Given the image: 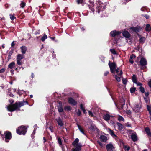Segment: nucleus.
<instances>
[{
    "mask_svg": "<svg viewBox=\"0 0 151 151\" xmlns=\"http://www.w3.org/2000/svg\"><path fill=\"white\" fill-rule=\"evenodd\" d=\"M13 101L10 100V111L12 112L17 109L23 106L24 104H28V102L27 101H24L22 102L19 101L16 102L14 104H12Z\"/></svg>",
    "mask_w": 151,
    "mask_h": 151,
    "instance_id": "obj_1",
    "label": "nucleus"
},
{
    "mask_svg": "<svg viewBox=\"0 0 151 151\" xmlns=\"http://www.w3.org/2000/svg\"><path fill=\"white\" fill-rule=\"evenodd\" d=\"M27 127L24 125H21L18 127L16 129V133L19 135H24L27 132Z\"/></svg>",
    "mask_w": 151,
    "mask_h": 151,
    "instance_id": "obj_2",
    "label": "nucleus"
},
{
    "mask_svg": "<svg viewBox=\"0 0 151 151\" xmlns=\"http://www.w3.org/2000/svg\"><path fill=\"white\" fill-rule=\"evenodd\" d=\"M0 134H1L2 138L3 139L4 138V140L6 142H8L9 141V132L8 131H6L4 133V135L1 134V132H0Z\"/></svg>",
    "mask_w": 151,
    "mask_h": 151,
    "instance_id": "obj_3",
    "label": "nucleus"
},
{
    "mask_svg": "<svg viewBox=\"0 0 151 151\" xmlns=\"http://www.w3.org/2000/svg\"><path fill=\"white\" fill-rule=\"evenodd\" d=\"M109 65L110 67V71L111 73H114V70L115 69L116 67V64L114 62L111 63V62L109 61Z\"/></svg>",
    "mask_w": 151,
    "mask_h": 151,
    "instance_id": "obj_4",
    "label": "nucleus"
},
{
    "mask_svg": "<svg viewBox=\"0 0 151 151\" xmlns=\"http://www.w3.org/2000/svg\"><path fill=\"white\" fill-rule=\"evenodd\" d=\"M68 103L73 106H76L77 104V102L72 97H69L68 99Z\"/></svg>",
    "mask_w": 151,
    "mask_h": 151,
    "instance_id": "obj_5",
    "label": "nucleus"
},
{
    "mask_svg": "<svg viewBox=\"0 0 151 151\" xmlns=\"http://www.w3.org/2000/svg\"><path fill=\"white\" fill-rule=\"evenodd\" d=\"M121 33V32L114 30L111 31L110 33L111 36L112 37H114L116 36L119 35Z\"/></svg>",
    "mask_w": 151,
    "mask_h": 151,
    "instance_id": "obj_6",
    "label": "nucleus"
},
{
    "mask_svg": "<svg viewBox=\"0 0 151 151\" xmlns=\"http://www.w3.org/2000/svg\"><path fill=\"white\" fill-rule=\"evenodd\" d=\"M142 29L141 27H131L130 28V29L135 32H139Z\"/></svg>",
    "mask_w": 151,
    "mask_h": 151,
    "instance_id": "obj_7",
    "label": "nucleus"
},
{
    "mask_svg": "<svg viewBox=\"0 0 151 151\" xmlns=\"http://www.w3.org/2000/svg\"><path fill=\"white\" fill-rule=\"evenodd\" d=\"M96 8V12L99 13L101 11H103L105 9L106 7L105 6H103L100 5L99 6H97Z\"/></svg>",
    "mask_w": 151,
    "mask_h": 151,
    "instance_id": "obj_8",
    "label": "nucleus"
},
{
    "mask_svg": "<svg viewBox=\"0 0 151 151\" xmlns=\"http://www.w3.org/2000/svg\"><path fill=\"white\" fill-rule=\"evenodd\" d=\"M140 108L141 106L138 104H135L133 109L135 112L137 113L139 112Z\"/></svg>",
    "mask_w": 151,
    "mask_h": 151,
    "instance_id": "obj_9",
    "label": "nucleus"
},
{
    "mask_svg": "<svg viewBox=\"0 0 151 151\" xmlns=\"http://www.w3.org/2000/svg\"><path fill=\"white\" fill-rule=\"evenodd\" d=\"M122 34L123 36L126 38L129 39L131 36L130 33L127 30L124 31Z\"/></svg>",
    "mask_w": 151,
    "mask_h": 151,
    "instance_id": "obj_10",
    "label": "nucleus"
},
{
    "mask_svg": "<svg viewBox=\"0 0 151 151\" xmlns=\"http://www.w3.org/2000/svg\"><path fill=\"white\" fill-rule=\"evenodd\" d=\"M113 116L110 115L107 113L105 114L103 116V118L106 121L110 120L111 117H113Z\"/></svg>",
    "mask_w": 151,
    "mask_h": 151,
    "instance_id": "obj_11",
    "label": "nucleus"
},
{
    "mask_svg": "<svg viewBox=\"0 0 151 151\" xmlns=\"http://www.w3.org/2000/svg\"><path fill=\"white\" fill-rule=\"evenodd\" d=\"M106 147L107 150L108 151H110V150L113 151V150L115 149L113 145L111 143H109L107 144Z\"/></svg>",
    "mask_w": 151,
    "mask_h": 151,
    "instance_id": "obj_12",
    "label": "nucleus"
},
{
    "mask_svg": "<svg viewBox=\"0 0 151 151\" xmlns=\"http://www.w3.org/2000/svg\"><path fill=\"white\" fill-rule=\"evenodd\" d=\"M75 147L72 150V151H80L82 147L81 144H77V145L75 146Z\"/></svg>",
    "mask_w": 151,
    "mask_h": 151,
    "instance_id": "obj_13",
    "label": "nucleus"
},
{
    "mask_svg": "<svg viewBox=\"0 0 151 151\" xmlns=\"http://www.w3.org/2000/svg\"><path fill=\"white\" fill-rule=\"evenodd\" d=\"M140 62L141 65L142 66L146 65L147 64L146 60L144 58H141Z\"/></svg>",
    "mask_w": 151,
    "mask_h": 151,
    "instance_id": "obj_14",
    "label": "nucleus"
},
{
    "mask_svg": "<svg viewBox=\"0 0 151 151\" xmlns=\"http://www.w3.org/2000/svg\"><path fill=\"white\" fill-rule=\"evenodd\" d=\"M145 130L148 138L151 137V132L150 129L148 127L145 128Z\"/></svg>",
    "mask_w": 151,
    "mask_h": 151,
    "instance_id": "obj_15",
    "label": "nucleus"
},
{
    "mask_svg": "<svg viewBox=\"0 0 151 151\" xmlns=\"http://www.w3.org/2000/svg\"><path fill=\"white\" fill-rule=\"evenodd\" d=\"M108 130L109 133L113 137H117V136L115 134L113 130L109 128H108Z\"/></svg>",
    "mask_w": 151,
    "mask_h": 151,
    "instance_id": "obj_16",
    "label": "nucleus"
},
{
    "mask_svg": "<svg viewBox=\"0 0 151 151\" xmlns=\"http://www.w3.org/2000/svg\"><path fill=\"white\" fill-rule=\"evenodd\" d=\"M100 139L101 141L103 142H106L107 140V137L106 136L102 135L100 137Z\"/></svg>",
    "mask_w": 151,
    "mask_h": 151,
    "instance_id": "obj_17",
    "label": "nucleus"
},
{
    "mask_svg": "<svg viewBox=\"0 0 151 151\" xmlns=\"http://www.w3.org/2000/svg\"><path fill=\"white\" fill-rule=\"evenodd\" d=\"M21 52L23 55L25 54L27 50V47L25 46H23L20 47Z\"/></svg>",
    "mask_w": 151,
    "mask_h": 151,
    "instance_id": "obj_18",
    "label": "nucleus"
},
{
    "mask_svg": "<svg viewBox=\"0 0 151 151\" xmlns=\"http://www.w3.org/2000/svg\"><path fill=\"white\" fill-rule=\"evenodd\" d=\"M131 139L134 142H136L138 140L137 136L136 134H132L131 135Z\"/></svg>",
    "mask_w": 151,
    "mask_h": 151,
    "instance_id": "obj_19",
    "label": "nucleus"
},
{
    "mask_svg": "<svg viewBox=\"0 0 151 151\" xmlns=\"http://www.w3.org/2000/svg\"><path fill=\"white\" fill-rule=\"evenodd\" d=\"M58 142L59 144V146H61V147L62 148L63 151H64L63 148V145L62 144V139L60 137H59L58 138Z\"/></svg>",
    "mask_w": 151,
    "mask_h": 151,
    "instance_id": "obj_20",
    "label": "nucleus"
},
{
    "mask_svg": "<svg viewBox=\"0 0 151 151\" xmlns=\"http://www.w3.org/2000/svg\"><path fill=\"white\" fill-rule=\"evenodd\" d=\"M77 126L78 127V129L84 135H86V134L84 132V130L82 128V127H81V126L80 125L78 124H77Z\"/></svg>",
    "mask_w": 151,
    "mask_h": 151,
    "instance_id": "obj_21",
    "label": "nucleus"
},
{
    "mask_svg": "<svg viewBox=\"0 0 151 151\" xmlns=\"http://www.w3.org/2000/svg\"><path fill=\"white\" fill-rule=\"evenodd\" d=\"M79 141V139L78 138L76 139L75 140L72 142V145L73 146H75L77 145V144H81L80 143H78V142Z\"/></svg>",
    "mask_w": 151,
    "mask_h": 151,
    "instance_id": "obj_22",
    "label": "nucleus"
},
{
    "mask_svg": "<svg viewBox=\"0 0 151 151\" xmlns=\"http://www.w3.org/2000/svg\"><path fill=\"white\" fill-rule=\"evenodd\" d=\"M132 80L134 83H136L137 81V78L136 75L133 74L132 76Z\"/></svg>",
    "mask_w": 151,
    "mask_h": 151,
    "instance_id": "obj_23",
    "label": "nucleus"
},
{
    "mask_svg": "<svg viewBox=\"0 0 151 151\" xmlns=\"http://www.w3.org/2000/svg\"><path fill=\"white\" fill-rule=\"evenodd\" d=\"M94 6V5L93 4H92L91 5H88V6L89 7V9L91 10L92 12L93 13H94L95 10L93 8V7Z\"/></svg>",
    "mask_w": 151,
    "mask_h": 151,
    "instance_id": "obj_24",
    "label": "nucleus"
},
{
    "mask_svg": "<svg viewBox=\"0 0 151 151\" xmlns=\"http://www.w3.org/2000/svg\"><path fill=\"white\" fill-rule=\"evenodd\" d=\"M120 103H121V107L122 109L124 106L125 105V100L123 98H122L120 99Z\"/></svg>",
    "mask_w": 151,
    "mask_h": 151,
    "instance_id": "obj_25",
    "label": "nucleus"
},
{
    "mask_svg": "<svg viewBox=\"0 0 151 151\" xmlns=\"http://www.w3.org/2000/svg\"><path fill=\"white\" fill-rule=\"evenodd\" d=\"M57 122L58 125H59L60 126L62 127L63 125V123L62 121L60 119H58L57 120Z\"/></svg>",
    "mask_w": 151,
    "mask_h": 151,
    "instance_id": "obj_26",
    "label": "nucleus"
},
{
    "mask_svg": "<svg viewBox=\"0 0 151 151\" xmlns=\"http://www.w3.org/2000/svg\"><path fill=\"white\" fill-rule=\"evenodd\" d=\"M145 30L147 31H150L151 30V26L149 24H147L146 25Z\"/></svg>",
    "mask_w": 151,
    "mask_h": 151,
    "instance_id": "obj_27",
    "label": "nucleus"
},
{
    "mask_svg": "<svg viewBox=\"0 0 151 151\" xmlns=\"http://www.w3.org/2000/svg\"><path fill=\"white\" fill-rule=\"evenodd\" d=\"M23 55L21 54H18L17 55V60H21L23 58H24V57H23Z\"/></svg>",
    "mask_w": 151,
    "mask_h": 151,
    "instance_id": "obj_28",
    "label": "nucleus"
},
{
    "mask_svg": "<svg viewBox=\"0 0 151 151\" xmlns=\"http://www.w3.org/2000/svg\"><path fill=\"white\" fill-rule=\"evenodd\" d=\"M89 129L91 130L94 131H95L96 129H97L95 126L92 124L91 125L90 127H89Z\"/></svg>",
    "mask_w": 151,
    "mask_h": 151,
    "instance_id": "obj_29",
    "label": "nucleus"
},
{
    "mask_svg": "<svg viewBox=\"0 0 151 151\" xmlns=\"http://www.w3.org/2000/svg\"><path fill=\"white\" fill-rule=\"evenodd\" d=\"M47 35L45 34L44 33L43 36L41 38V40L42 42H44L45 41V39H47Z\"/></svg>",
    "mask_w": 151,
    "mask_h": 151,
    "instance_id": "obj_30",
    "label": "nucleus"
},
{
    "mask_svg": "<svg viewBox=\"0 0 151 151\" xmlns=\"http://www.w3.org/2000/svg\"><path fill=\"white\" fill-rule=\"evenodd\" d=\"M117 124L118 126V129L119 130H122L123 129V125L121 123L117 122Z\"/></svg>",
    "mask_w": 151,
    "mask_h": 151,
    "instance_id": "obj_31",
    "label": "nucleus"
},
{
    "mask_svg": "<svg viewBox=\"0 0 151 151\" xmlns=\"http://www.w3.org/2000/svg\"><path fill=\"white\" fill-rule=\"evenodd\" d=\"M23 93H25V91L24 90H18V91L17 92V93L20 96L22 95V94H23Z\"/></svg>",
    "mask_w": 151,
    "mask_h": 151,
    "instance_id": "obj_32",
    "label": "nucleus"
},
{
    "mask_svg": "<svg viewBox=\"0 0 151 151\" xmlns=\"http://www.w3.org/2000/svg\"><path fill=\"white\" fill-rule=\"evenodd\" d=\"M26 5V3L22 1L20 4V7L22 8H23Z\"/></svg>",
    "mask_w": 151,
    "mask_h": 151,
    "instance_id": "obj_33",
    "label": "nucleus"
},
{
    "mask_svg": "<svg viewBox=\"0 0 151 151\" xmlns=\"http://www.w3.org/2000/svg\"><path fill=\"white\" fill-rule=\"evenodd\" d=\"M39 13L41 16H42L44 15L45 12L43 10H41L39 11Z\"/></svg>",
    "mask_w": 151,
    "mask_h": 151,
    "instance_id": "obj_34",
    "label": "nucleus"
},
{
    "mask_svg": "<svg viewBox=\"0 0 151 151\" xmlns=\"http://www.w3.org/2000/svg\"><path fill=\"white\" fill-rule=\"evenodd\" d=\"M64 110L65 111H70L71 110V107L69 106H65L64 107Z\"/></svg>",
    "mask_w": 151,
    "mask_h": 151,
    "instance_id": "obj_35",
    "label": "nucleus"
},
{
    "mask_svg": "<svg viewBox=\"0 0 151 151\" xmlns=\"http://www.w3.org/2000/svg\"><path fill=\"white\" fill-rule=\"evenodd\" d=\"M115 78L116 80L118 82H119L121 81V78L119 77H118L117 75H115Z\"/></svg>",
    "mask_w": 151,
    "mask_h": 151,
    "instance_id": "obj_36",
    "label": "nucleus"
},
{
    "mask_svg": "<svg viewBox=\"0 0 151 151\" xmlns=\"http://www.w3.org/2000/svg\"><path fill=\"white\" fill-rule=\"evenodd\" d=\"M139 91L142 93L145 92V90L144 88L142 86H140L139 88Z\"/></svg>",
    "mask_w": 151,
    "mask_h": 151,
    "instance_id": "obj_37",
    "label": "nucleus"
},
{
    "mask_svg": "<svg viewBox=\"0 0 151 151\" xmlns=\"http://www.w3.org/2000/svg\"><path fill=\"white\" fill-rule=\"evenodd\" d=\"M58 110L59 113L62 112L63 111V109L62 105L58 107Z\"/></svg>",
    "mask_w": 151,
    "mask_h": 151,
    "instance_id": "obj_38",
    "label": "nucleus"
},
{
    "mask_svg": "<svg viewBox=\"0 0 151 151\" xmlns=\"http://www.w3.org/2000/svg\"><path fill=\"white\" fill-rule=\"evenodd\" d=\"M80 108L82 110L83 113L85 114L86 113V111L85 109L83 107V105L81 104L80 105Z\"/></svg>",
    "mask_w": 151,
    "mask_h": 151,
    "instance_id": "obj_39",
    "label": "nucleus"
},
{
    "mask_svg": "<svg viewBox=\"0 0 151 151\" xmlns=\"http://www.w3.org/2000/svg\"><path fill=\"white\" fill-rule=\"evenodd\" d=\"M136 89V88L135 87H132L130 88V93H132L135 92V91Z\"/></svg>",
    "mask_w": 151,
    "mask_h": 151,
    "instance_id": "obj_40",
    "label": "nucleus"
},
{
    "mask_svg": "<svg viewBox=\"0 0 151 151\" xmlns=\"http://www.w3.org/2000/svg\"><path fill=\"white\" fill-rule=\"evenodd\" d=\"M128 81V80L126 78H123L122 79V82L123 83L124 85H126Z\"/></svg>",
    "mask_w": 151,
    "mask_h": 151,
    "instance_id": "obj_41",
    "label": "nucleus"
},
{
    "mask_svg": "<svg viewBox=\"0 0 151 151\" xmlns=\"http://www.w3.org/2000/svg\"><path fill=\"white\" fill-rule=\"evenodd\" d=\"M14 14L13 15L12 14H10V19L12 20H13L16 19V17L14 16Z\"/></svg>",
    "mask_w": 151,
    "mask_h": 151,
    "instance_id": "obj_42",
    "label": "nucleus"
},
{
    "mask_svg": "<svg viewBox=\"0 0 151 151\" xmlns=\"http://www.w3.org/2000/svg\"><path fill=\"white\" fill-rule=\"evenodd\" d=\"M23 63L21 60H17V64L20 65L23 64Z\"/></svg>",
    "mask_w": 151,
    "mask_h": 151,
    "instance_id": "obj_43",
    "label": "nucleus"
},
{
    "mask_svg": "<svg viewBox=\"0 0 151 151\" xmlns=\"http://www.w3.org/2000/svg\"><path fill=\"white\" fill-rule=\"evenodd\" d=\"M110 51L113 54L115 55L116 54V52L114 49H110Z\"/></svg>",
    "mask_w": 151,
    "mask_h": 151,
    "instance_id": "obj_44",
    "label": "nucleus"
},
{
    "mask_svg": "<svg viewBox=\"0 0 151 151\" xmlns=\"http://www.w3.org/2000/svg\"><path fill=\"white\" fill-rule=\"evenodd\" d=\"M118 120L119 121H124V119L122 116L119 115L118 116Z\"/></svg>",
    "mask_w": 151,
    "mask_h": 151,
    "instance_id": "obj_45",
    "label": "nucleus"
},
{
    "mask_svg": "<svg viewBox=\"0 0 151 151\" xmlns=\"http://www.w3.org/2000/svg\"><path fill=\"white\" fill-rule=\"evenodd\" d=\"M145 38L144 37H141L139 39V42L143 43L144 42Z\"/></svg>",
    "mask_w": 151,
    "mask_h": 151,
    "instance_id": "obj_46",
    "label": "nucleus"
},
{
    "mask_svg": "<svg viewBox=\"0 0 151 151\" xmlns=\"http://www.w3.org/2000/svg\"><path fill=\"white\" fill-rule=\"evenodd\" d=\"M123 147L125 150L129 151L130 149V147L129 146L125 145Z\"/></svg>",
    "mask_w": 151,
    "mask_h": 151,
    "instance_id": "obj_47",
    "label": "nucleus"
},
{
    "mask_svg": "<svg viewBox=\"0 0 151 151\" xmlns=\"http://www.w3.org/2000/svg\"><path fill=\"white\" fill-rule=\"evenodd\" d=\"M76 2L78 4H81L82 5H83V3L82 0H77Z\"/></svg>",
    "mask_w": 151,
    "mask_h": 151,
    "instance_id": "obj_48",
    "label": "nucleus"
},
{
    "mask_svg": "<svg viewBox=\"0 0 151 151\" xmlns=\"http://www.w3.org/2000/svg\"><path fill=\"white\" fill-rule=\"evenodd\" d=\"M49 129L50 130L51 132L52 133L53 132V127L52 126L50 125L49 127Z\"/></svg>",
    "mask_w": 151,
    "mask_h": 151,
    "instance_id": "obj_49",
    "label": "nucleus"
},
{
    "mask_svg": "<svg viewBox=\"0 0 151 151\" xmlns=\"http://www.w3.org/2000/svg\"><path fill=\"white\" fill-rule=\"evenodd\" d=\"M15 65V63L14 62H12L10 63V69L13 68V66Z\"/></svg>",
    "mask_w": 151,
    "mask_h": 151,
    "instance_id": "obj_50",
    "label": "nucleus"
},
{
    "mask_svg": "<svg viewBox=\"0 0 151 151\" xmlns=\"http://www.w3.org/2000/svg\"><path fill=\"white\" fill-rule=\"evenodd\" d=\"M77 115L78 116H81V111L79 109L78 110V111L77 112Z\"/></svg>",
    "mask_w": 151,
    "mask_h": 151,
    "instance_id": "obj_51",
    "label": "nucleus"
},
{
    "mask_svg": "<svg viewBox=\"0 0 151 151\" xmlns=\"http://www.w3.org/2000/svg\"><path fill=\"white\" fill-rule=\"evenodd\" d=\"M88 112L89 115L90 116H91L93 117L94 116L93 113L91 111H89Z\"/></svg>",
    "mask_w": 151,
    "mask_h": 151,
    "instance_id": "obj_52",
    "label": "nucleus"
},
{
    "mask_svg": "<svg viewBox=\"0 0 151 151\" xmlns=\"http://www.w3.org/2000/svg\"><path fill=\"white\" fill-rule=\"evenodd\" d=\"M133 57L134 58H135L136 55L134 54H132L130 56L129 59H132Z\"/></svg>",
    "mask_w": 151,
    "mask_h": 151,
    "instance_id": "obj_53",
    "label": "nucleus"
},
{
    "mask_svg": "<svg viewBox=\"0 0 151 151\" xmlns=\"http://www.w3.org/2000/svg\"><path fill=\"white\" fill-rule=\"evenodd\" d=\"M88 2H89L91 3V2H90V0H85V2L83 3V5L85 4H88L87 3Z\"/></svg>",
    "mask_w": 151,
    "mask_h": 151,
    "instance_id": "obj_54",
    "label": "nucleus"
},
{
    "mask_svg": "<svg viewBox=\"0 0 151 151\" xmlns=\"http://www.w3.org/2000/svg\"><path fill=\"white\" fill-rule=\"evenodd\" d=\"M126 113L128 115H131V111L130 110H127L126 111Z\"/></svg>",
    "mask_w": 151,
    "mask_h": 151,
    "instance_id": "obj_55",
    "label": "nucleus"
},
{
    "mask_svg": "<svg viewBox=\"0 0 151 151\" xmlns=\"http://www.w3.org/2000/svg\"><path fill=\"white\" fill-rule=\"evenodd\" d=\"M147 107L148 111H149L151 109V106L150 105H147Z\"/></svg>",
    "mask_w": 151,
    "mask_h": 151,
    "instance_id": "obj_56",
    "label": "nucleus"
},
{
    "mask_svg": "<svg viewBox=\"0 0 151 151\" xmlns=\"http://www.w3.org/2000/svg\"><path fill=\"white\" fill-rule=\"evenodd\" d=\"M40 33V30H37L35 33L36 35L39 34Z\"/></svg>",
    "mask_w": 151,
    "mask_h": 151,
    "instance_id": "obj_57",
    "label": "nucleus"
},
{
    "mask_svg": "<svg viewBox=\"0 0 151 151\" xmlns=\"http://www.w3.org/2000/svg\"><path fill=\"white\" fill-rule=\"evenodd\" d=\"M135 83L137 84V86H141L142 85V83H140V82H137V83Z\"/></svg>",
    "mask_w": 151,
    "mask_h": 151,
    "instance_id": "obj_58",
    "label": "nucleus"
},
{
    "mask_svg": "<svg viewBox=\"0 0 151 151\" xmlns=\"http://www.w3.org/2000/svg\"><path fill=\"white\" fill-rule=\"evenodd\" d=\"M142 16L145 17L146 19H148L149 18V16L147 14L142 15Z\"/></svg>",
    "mask_w": 151,
    "mask_h": 151,
    "instance_id": "obj_59",
    "label": "nucleus"
},
{
    "mask_svg": "<svg viewBox=\"0 0 151 151\" xmlns=\"http://www.w3.org/2000/svg\"><path fill=\"white\" fill-rule=\"evenodd\" d=\"M114 73H111L112 74H115V73H118L119 72V71L118 70H116V68L114 70Z\"/></svg>",
    "mask_w": 151,
    "mask_h": 151,
    "instance_id": "obj_60",
    "label": "nucleus"
},
{
    "mask_svg": "<svg viewBox=\"0 0 151 151\" xmlns=\"http://www.w3.org/2000/svg\"><path fill=\"white\" fill-rule=\"evenodd\" d=\"M5 71V69L3 68L0 70V73H3Z\"/></svg>",
    "mask_w": 151,
    "mask_h": 151,
    "instance_id": "obj_61",
    "label": "nucleus"
},
{
    "mask_svg": "<svg viewBox=\"0 0 151 151\" xmlns=\"http://www.w3.org/2000/svg\"><path fill=\"white\" fill-rule=\"evenodd\" d=\"M122 73H123V72H122V70H121L120 71V73H118L117 74H118V76H120L122 75Z\"/></svg>",
    "mask_w": 151,
    "mask_h": 151,
    "instance_id": "obj_62",
    "label": "nucleus"
},
{
    "mask_svg": "<svg viewBox=\"0 0 151 151\" xmlns=\"http://www.w3.org/2000/svg\"><path fill=\"white\" fill-rule=\"evenodd\" d=\"M109 72L108 71H106L104 73V76H107L109 74Z\"/></svg>",
    "mask_w": 151,
    "mask_h": 151,
    "instance_id": "obj_63",
    "label": "nucleus"
},
{
    "mask_svg": "<svg viewBox=\"0 0 151 151\" xmlns=\"http://www.w3.org/2000/svg\"><path fill=\"white\" fill-rule=\"evenodd\" d=\"M148 85L151 88V80H150L148 83Z\"/></svg>",
    "mask_w": 151,
    "mask_h": 151,
    "instance_id": "obj_64",
    "label": "nucleus"
}]
</instances>
